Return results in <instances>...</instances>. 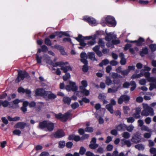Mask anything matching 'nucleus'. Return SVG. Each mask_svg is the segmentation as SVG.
Here are the masks:
<instances>
[{"instance_id":"nucleus-1","label":"nucleus","mask_w":156,"mask_h":156,"mask_svg":"<svg viewBox=\"0 0 156 156\" xmlns=\"http://www.w3.org/2000/svg\"><path fill=\"white\" fill-rule=\"evenodd\" d=\"M45 62L47 64L51 65L53 67H56L58 66H61L64 63L62 62H58L54 63L52 60H51L50 58L47 55H44L42 57L40 56L37 53L36 54V59L37 63L38 64H41V60Z\"/></svg>"},{"instance_id":"nucleus-2","label":"nucleus","mask_w":156,"mask_h":156,"mask_svg":"<svg viewBox=\"0 0 156 156\" xmlns=\"http://www.w3.org/2000/svg\"><path fill=\"white\" fill-rule=\"evenodd\" d=\"M101 23L103 26H105V24L107 23L110 26L113 27L116 24L114 18L110 16L103 18L101 20Z\"/></svg>"},{"instance_id":"nucleus-3","label":"nucleus","mask_w":156,"mask_h":156,"mask_svg":"<svg viewBox=\"0 0 156 156\" xmlns=\"http://www.w3.org/2000/svg\"><path fill=\"white\" fill-rule=\"evenodd\" d=\"M39 126L41 129L49 131L53 130L54 128V124L48 121H44L40 122Z\"/></svg>"},{"instance_id":"nucleus-4","label":"nucleus","mask_w":156,"mask_h":156,"mask_svg":"<svg viewBox=\"0 0 156 156\" xmlns=\"http://www.w3.org/2000/svg\"><path fill=\"white\" fill-rule=\"evenodd\" d=\"M144 110L141 112V115L143 116H147L150 115L153 116L154 113L153 108L148 106L147 104H143Z\"/></svg>"},{"instance_id":"nucleus-5","label":"nucleus","mask_w":156,"mask_h":156,"mask_svg":"<svg viewBox=\"0 0 156 156\" xmlns=\"http://www.w3.org/2000/svg\"><path fill=\"white\" fill-rule=\"evenodd\" d=\"M150 73L149 72L145 73L144 76L146 78L147 80L150 82H153L150 84L149 90H152L153 89H156V78L154 77H150Z\"/></svg>"},{"instance_id":"nucleus-6","label":"nucleus","mask_w":156,"mask_h":156,"mask_svg":"<svg viewBox=\"0 0 156 156\" xmlns=\"http://www.w3.org/2000/svg\"><path fill=\"white\" fill-rule=\"evenodd\" d=\"M72 111L70 110L64 115L60 113L58 114H55V116L62 122H65L68 119Z\"/></svg>"},{"instance_id":"nucleus-7","label":"nucleus","mask_w":156,"mask_h":156,"mask_svg":"<svg viewBox=\"0 0 156 156\" xmlns=\"http://www.w3.org/2000/svg\"><path fill=\"white\" fill-rule=\"evenodd\" d=\"M82 86L79 87L80 89L81 90V92H79V93H81V92H83L85 96H88L89 94V91L86 89V88L87 86V83L85 80H82L81 82Z\"/></svg>"},{"instance_id":"nucleus-8","label":"nucleus","mask_w":156,"mask_h":156,"mask_svg":"<svg viewBox=\"0 0 156 156\" xmlns=\"http://www.w3.org/2000/svg\"><path fill=\"white\" fill-rule=\"evenodd\" d=\"M18 76L16 80V82L17 83L19 82L21 80H23L28 76V74L25 71L18 70Z\"/></svg>"},{"instance_id":"nucleus-9","label":"nucleus","mask_w":156,"mask_h":156,"mask_svg":"<svg viewBox=\"0 0 156 156\" xmlns=\"http://www.w3.org/2000/svg\"><path fill=\"white\" fill-rule=\"evenodd\" d=\"M66 89L68 91L71 90L76 91L77 90V87L75 82L69 81V84L66 86Z\"/></svg>"},{"instance_id":"nucleus-10","label":"nucleus","mask_w":156,"mask_h":156,"mask_svg":"<svg viewBox=\"0 0 156 156\" xmlns=\"http://www.w3.org/2000/svg\"><path fill=\"white\" fill-rule=\"evenodd\" d=\"M105 32L106 36H105V39L106 41H112V40L116 38V35L114 34V33L110 32L108 33L107 32L106 30H105Z\"/></svg>"},{"instance_id":"nucleus-11","label":"nucleus","mask_w":156,"mask_h":156,"mask_svg":"<svg viewBox=\"0 0 156 156\" xmlns=\"http://www.w3.org/2000/svg\"><path fill=\"white\" fill-rule=\"evenodd\" d=\"M75 39L80 42V44L81 46L78 47L79 49H83L87 44L85 43L84 40L82 39V36L80 34L78 35V37L75 38Z\"/></svg>"},{"instance_id":"nucleus-12","label":"nucleus","mask_w":156,"mask_h":156,"mask_svg":"<svg viewBox=\"0 0 156 156\" xmlns=\"http://www.w3.org/2000/svg\"><path fill=\"white\" fill-rule=\"evenodd\" d=\"M83 20L88 22L92 26H95L97 24L95 20L93 18L87 16H84L83 18Z\"/></svg>"},{"instance_id":"nucleus-13","label":"nucleus","mask_w":156,"mask_h":156,"mask_svg":"<svg viewBox=\"0 0 156 156\" xmlns=\"http://www.w3.org/2000/svg\"><path fill=\"white\" fill-rule=\"evenodd\" d=\"M141 139L140 134L139 132H136L132 137L131 139V141L135 143H139Z\"/></svg>"},{"instance_id":"nucleus-14","label":"nucleus","mask_w":156,"mask_h":156,"mask_svg":"<svg viewBox=\"0 0 156 156\" xmlns=\"http://www.w3.org/2000/svg\"><path fill=\"white\" fill-rule=\"evenodd\" d=\"M46 92L43 88H37L35 91V94L36 96L45 97L46 96Z\"/></svg>"},{"instance_id":"nucleus-15","label":"nucleus","mask_w":156,"mask_h":156,"mask_svg":"<svg viewBox=\"0 0 156 156\" xmlns=\"http://www.w3.org/2000/svg\"><path fill=\"white\" fill-rule=\"evenodd\" d=\"M112 76L114 80H113V83L114 86L117 85L119 84H121L120 83V80L119 79H117V76L118 74L116 73H112Z\"/></svg>"},{"instance_id":"nucleus-16","label":"nucleus","mask_w":156,"mask_h":156,"mask_svg":"<svg viewBox=\"0 0 156 156\" xmlns=\"http://www.w3.org/2000/svg\"><path fill=\"white\" fill-rule=\"evenodd\" d=\"M18 91L19 93H26V94L29 97L30 96L31 91L30 90L28 89H24L22 87H20L18 89Z\"/></svg>"},{"instance_id":"nucleus-17","label":"nucleus","mask_w":156,"mask_h":156,"mask_svg":"<svg viewBox=\"0 0 156 156\" xmlns=\"http://www.w3.org/2000/svg\"><path fill=\"white\" fill-rule=\"evenodd\" d=\"M129 97L127 95H122L118 99V103L119 104H121L123 101L127 102L129 100Z\"/></svg>"},{"instance_id":"nucleus-18","label":"nucleus","mask_w":156,"mask_h":156,"mask_svg":"<svg viewBox=\"0 0 156 156\" xmlns=\"http://www.w3.org/2000/svg\"><path fill=\"white\" fill-rule=\"evenodd\" d=\"M22 101L20 100L16 99L14 100L12 102H10L9 107L13 108H16L18 107V104Z\"/></svg>"},{"instance_id":"nucleus-19","label":"nucleus","mask_w":156,"mask_h":156,"mask_svg":"<svg viewBox=\"0 0 156 156\" xmlns=\"http://www.w3.org/2000/svg\"><path fill=\"white\" fill-rule=\"evenodd\" d=\"M80 57L81 58V61L84 64H87L88 62L87 60V55L85 52H82L80 55Z\"/></svg>"},{"instance_id":"nucleus-20","label":"nucleus","mask_w":156,"mask_h":156,"mask_svg":"<svg viewBox=\"0 0 156 156\" xmlns=\"http://www.w3.org/2000/svg\"><path fill=\"white\" fill-rule=\"evenodd\" d=\"M27 126L26 123L20 122L17 123L14 126V127L15 128H19L20 129H24Z\"/></svg>"},{"instance_id":"nucleus-21","label":"nucleus","mask_w":156,"mask_h":156,"mask_svg":"<svg viewBox=\"0 0 156 156\" xmlns=\"http://www.w3.org/2000/svg\"><path fill=\"white\" fill-rule=\"evenodd\" d=\"M65 136V133L62 130H58L55 133L54 136L57 138H61Z\"/></svg>"},{"instance_id":"nucleus-22","label":"nucleus","mask_w":156,"mask_h":156,"mask_svg":"<svg viewBox=\"0 0 156 156\" xmlns=\"http://www.w3.org/2000/svg\"><path fill=\"white\" fill-rule=\"evenodd\" d=\"M100 48L99 45H96L93 48V50L99 57H101L102 56V54L101 51L99 50Z\"/></svg>"},{"instance_id":"nucleus-23","label":"nucleus","mask_w":156,"mask_h":156,"mask_svg":"<svg viewBox=\"0 0 156 156\" xmlns=\"http://www.w3.org/2000/svg\"><path fill=\"white\" fill-rule=\"evenodd\" d=\"M63 63H64V64L61 65V66H59L61 67V70H62L65 73L67 72L68 71L71 70V68L69 66H62V65H66L68 64V63L67 62H63Z\"/></svg>"},{"instance_id":"nucleus-24","label":"nucleus","mask_w":156,"mask_h":156,"mask_svg":"<svg viewBox=\"0 0 156 156\" xmlns=\"http://www.w3.org/2000/svg\"><path fill=\"white\" fill-rule=\"evenodd\" d=\"M121 84H119L117 85L114 86L113 88H110L108 89V92L114 93L118 90V89L121 87Z\"/></svg>"},{"instance_id":"nucleus-25","label":"nucleus","mask_w":156,"mask_h":156,"mask_svg":"<svg viewBox=\"0 0 156 156\" xmlns=\"http://www.w3.org/2000/svg\"><path fill=\"white\" fill-rule=\"evenodd\" d=\"M144 41V39L140 37L139 38L138 40L129 41V42L131 43H136L137 45L140 46L142 45V43Z\"/></svg>"},{"instance_id":"nucleus-26","label":"nucleus","mask_w":156,"mask_h":156,"mask_svg":"<svg viewBox=\"0 0 156 156\" xmlns=\"http://www.w3.org/2000/svg\"><path fill=\"white\" fill-rule=\"evenodd\" d=\"M126 125L124 124H120L116 126V129L118 131H124L126 129Z\"/></svg>"},{"instance_id":"nucleus-27","label":"nucleus","mask_w":156,"mask_h":156,"mask_svg":"<svg viewBox=\"0 0 156 156\" xmlns=\"http://www.w3.org/2000/svg\"><path fill=\"white\" fill-rule=\"evenodd\" d=\"M46 96H47L48 98L49 99H53L55 98L56 97L55 94H54L50 91H46Z\"/></svg>"},{"instance_id":"nucleus-28","label":"nucleus","mask_w":156,"mask_h":156,"mask_svg":"<svg viewBox=\"0 0 156 156\" xmlns=\"http://www.w3.org/2000/svg\"><path fill=\"white\" fill-rule=\"evenodd\" d=\"M101 32V31H97L96 32V34L93 36H86L85 37H82V39H83V40L84 39L89 40L92 39H93V38H94V37H95L97 35L100 34V33Z\"/></svg>"},{"instance_id":"nucleus-29","label":"nucleus","mask_w":156,"mask_h":156,"mask_svg":"<svg viewBox=\"0 0 156 156\" xmlns=\"http://www.w3.org/2000/svg\"><path fill=\"white\" fill-rule=\"evenodd\" d=\"M9 103L10 102L7 100H0V106H2L4 107H6L9 105Z\"/></svg>"},{"instance_id":"nucleus-30","label":"nucleus","mask_w":156,"mask_h":156,"mask_svg":"<svg viewBox=\"0 0 156 156\" xmlns=\"http://www.w3.org/2000/svg\"><path fill=\"white\" fill-rule=\"evenodd\" d=\"M29 103L27 101H25L23 103V106L21 108L22 111L24 112L27 111V107Z\"/></svg>"},{"instance_id":"nucleus-31","label":"nucleus","mask_w":156,"mask_h":156,"mask_svg":"<svg viewBox=\"0 0 156 156\" xmlns=\"http://www.w3.org/2000/svg\"><path fill=\"white\" fill-rule=\"evenodd\" d=\"M88 56L89 58L92 60H97L95 57V54L93 52H89L88 53Z\"/></svg>"},{"instance_id":"nucleus-32","label":"nucleus","mask_w":156,"mask_h":156,"mask_svg":"<svg viewBox=\"0 0 156 156\" xmlns=\"http://www.w3.org/2000/svg\"><path fill=\"white\" fill-rule=\"evenodd\" d=\"M63 100L65 103L69 105L70 103L71 99L68 97H65L63 98Z\"/></svg>"},{"instance_id":"nucleus-33","label":"nucleus","mask_w":156,"mask_h":156,"mask_svg":"<svg viewBox=\"0 0 156 156\" xmlns=\"http://www.w3.org/2000/svg\"><path fill=\"white\" fill-rule=\"evenodd\" d=\"M113 105L111 104H108L106 106V108L108 111L111 113L112 114L113 113Z\"/></svg>"},{"instance_id":"nucleus-34","label":"nucleus","mask_w":156,"mask_h":156,"mask_svg":"<svg viewBox=\"0 0 156 156\" xmlns=\"http://www.w3.org/2000/svg\"><path fill=\"white\" fill-rule=\"evenodd\" d=\"M123 112L125 114H128L130 112V108L127 106H124L123 107Z\"/></svg>"},{"instance_id":"nucleus-35","label":"nucleus","mask_w":156,"mask_h":156,"mask_svg":"<svg viewBox=\"0 0 156 156\" xmlns=\"http://www.w3.org/2000/svg\"><path fill=\"white\" fill-rule=\"evenodd\" d=\"M148 52V49L147 48H145L142 49V51L140 52V54L142 56H144V54H146Z\"/></svg>"},{"instance_id":"nucleus-36","label":"nucleus","mask_w":156,"mask_h":156,"mask_svg":"<svg viewBox=\"0 0 156 156\" xmlns=\"http://www.w3.org/2000/svg\"><path fill=\"white\" fill-rule=\"evenodd\" d=\"M122 136L125 139H128L130 137V134L127 132H123L122 134Z\"/></svg>"},{"instance_id":"nucleus-37","label":"nucleus","mask_w":156,"mask_h":156,"mask_svg":"<svg viewBox=\"0 0 156 156\" xmlns=\"http://www.w3.org/2000/svg\"><path fill=\"white\" fill-rule=\"evenodd\" d=\"M122 141L123 142L124 144L127 145L128 147H129L131 146V143L130 141L129 140H126L125 139H123Z\"/></svg>"},{"instance_id":"nucleus-38","label":"nucleus","mask_w":156,"mask_h":156,"mask_svg":"<svg viewBox=\"0 0 156 156\" xmlns=\"http://www.w3.org/2000/svg\"><path fill=\"white\" fill-rule=\"evenodd\" d=\"M134 128V126L132 125H130L128 126L126 125V130L129 132H132Z\"/></svg>"},{"instance_id":"nucleus-39","label":"nucleus","mask_w":156,"mask_h":156,"mask_svg":"<svg viewBox=\"0 0 156 156\" xmlns=\"http://www.w3.org/2000/svg\"><path fill=\"white\" fill-rule=\"evenodd\" d=\"M135 147L139 150H143L144 148V147L142 144H139L135 145Z\"/></svg>"},{"instance_id":"nucleus-40","label":"nucleus","mask_w":156,"mask_h":156,"mask_svg":"<svg viewBox=\"0 0 156 156\" xmlns=\"http://www.w3.org/2000/svg\"><path fill=\"white\" fill-rule=\"evenodd\" d=\"M109 62V61L107 59H105L103 60L102 62L99 64V65L100 66H102L104 65H106L108 64Z\"/></svg>"},{"instance_id":"nucleus-41","label":"nucleus","mask_w":156,"mask_h":156,"mask_svg":"<svg viewBox=\"0 0 156 156\" xmlns=\"http://www.w3.org/2000/svg\"><path fill=\"white\" fill-rule=\"evenodd\" d=\"M98 144L96 143H90L89 145L90 147L92 149H95L98 147Z\"/></svg>"},{"instance_id":"nucleus-42","label":"nucleus","mask_w":156,"mask_h":156,"mask_svg":"<svg viewBox=\"0 0 156 156\" xmlns=\"http://www.w3.org/2000/svg\"><path fill=\"white\" fill-rule=\"evenodd\" d=\"M95 37H94L93 38V39H92L91 41H88L87 42V44L89 45L92 46L94 44H95L96 42L95 41Z\"/></svg>"},{"instance_id":"nucleus-43","label":"nucleus","mask_w":156,"mask_h":156,"mask_svg":"<svg viewBox=\"0 0 156 156\" xmlns=\"http://www.w3.org/2000/svg\"><path fill=\"white\" fill-rule=\"evenodd\" d=\"M98 43L99 46H100L102 48H103L105 46V42L103 41L101 39H99L98 41Z\"/></svg>"},{"instance_id":"nucleus-44","label":"nucleus","mask_w":156,"mask_h":156,"mask_svg":"<svg viewBox=\"0 0 156 156\" xmlns=\"http://www.w3.org/2000/svg\"><path fill=\"white\" fill-rule=\"evenodd\" d=\"M149 47L151 51H154L156 50V44H150Z\"/></svg>"},{"instance_id":"nucleus-45","label":"nucleus","mask_w":156,"mask_h":156,"mask_svg":"<svg viewBox=\"0 0 156 156\" xmlns=\"http://www.w3.org/2000/svg\"><path fill=\"white\" fill-rule=\"evenodd\" d=\"M70 77V75L69 73H67L63 77V79L64 80H66L68 79Z\"/></svg>"},{"instance_id":"nucleus-46","label":"nucleus","mask_w":156,"mask_h":156,"mask_svg":"<svg viewBox=\"0 0 156 156\" xmlns=\"http://www.w3.org/2000/svg\"><path fill=\"white\" fill-rule=\"evenodd\" d=\"M105 82L107 85H110L112 83V81L111 79L108 77H107Z\"/></svg>"},{"instance_id":"nucleus-47","label":"nucleus","mask_w":156,"mask_h":156,"mask_svg":"<svg viewBox=\"0 0 156 156\" xmlns=\"http://www.w3.org/2000/svg\"><path fill=\"white\" fill-rule=\"evenodd\" d=\"M58 144L59 147L60 148H63L65 146V143L64 141H60L59 142Z\"/></svg>"},{"instance_id":"nucleus-48","label":"nucleus","mask_w":156,"mask_h":156,"mask_svg":"<svg viewBox=\"0 0 156 156\" xmlns=\"http://www.w3.org/2000/svg\"><path fill=\"white\" fill-rule=\"evenodd\" d=\"M45 43L48 46H50L51 44V43L50 39L48 38H46L45 40Z\"/></svg>"},{"instance_id":"nucleus-49","label":"nucleus","mask_w":156,"mask_h":156,"mask_svg":"<svg viewBox=\"0 0 156 156\" xmlns=\"http://www.w3.org/2000/svg\"><path fill=\"white\" fill-rule=\"evenodd\" d=\"M141 129L142 130H144L150 132L151 130L147 127L144 125L143 126L141 127Z\"/></svg>"},{"instance_id":"nucleus-50","label":"nucleus","mask_w":156,"mask_h":156,"mask_svg":"<svg viewBox=\"0 0 156 156\" xmlns=\"http://www.w3.org/2000/svg\"><path fill=\"white\" fill-rule=\"evenodd\" d=\"M146 83V80L145 79H142L140 80L139 81V84L141 85H145Z\"/></svg>"},{"instance_id":"nucleus-51","label":"nucleus","mask_w":156,"mask_h":156,"mask_svg":"<svg viewBox=\"0 0 156 156\" xmlns=\"http://www.w3.org/2000/svg\"><path fill=\"white\" fill-rule=\"evenodd\" d=\"M139 3L141 4L145 5H147L149 3V1L148 0L144 1L140 0L139 1Z\"/></svg>"},{"instance_id":"nucleus-52","label":"nucleus","mask_w":156,"mask_h":156,"mask_svg":"<svg viewBox=\"0 0 156 156\" xmlns=\"http://www.w3.org/2000/svg\"><path fill=\"white\" fill-rule=\"evenodd\" d=\"M79 106V105L78 103L75 102L73 104L71 105V107L73 109H75L77 108Z\"/></svg>"},{"instance_id":"nucleus-53","label":"nucleus","mask_w":156,"mask_h":156,"mask_svg":"<svg viewBox=\"0 0 156 156\" xmlns=\"http://www.w3.org/2000/svg\"><path fill=\"white\" fill-rule=\"evenodd\" d=\"M86 151V149L83 147H81L80 149V154L83 155Z\"/></svg>"},{"instance_id":"nucleus-54","label":"nucleus","mask_w":156,"mask_h":156,"mask_svg":"<svg viewBox=\"0 0 156 156\" xmlns=\"http://www.w3.org/2000/svg\"><path fill=\"white\" fill-rule=\"evenodd\" d=\"M127 122L129 123H132L134 121V119L132 117H130L127 118Z\"/></svg>"},{"instance_id":"nucleus-55","label":"nucleus","mask_w":156,"mask_h":156,"mask_svg":"<svg viewBox=\"0 0 156 156\" xmlns=\"http://www.w3.org/2000/svg\"><path fill=\"white\" fill-rule=\"evenodd\" d=\"M129 73V70L127 69L125 70L122 71L121 72L122 75L123 76L127 75Z\"/></svg>"},{"instance_id":"nucleus-56","label":"nucleus","mask_w":156,"mask_h":156,"mask_svg":"<svg viewBox=\"0 0 156 156\" xmlns=\"http://www.w3.org/2000/svg\"><path fill=\"white\" fill-rule=\"evenodd\" d=\"M14 134L19 136L21 134V132L20 130L19 129H15L13 131Z\"/></svg>"},{"instance_id":"nucleus-57","label":"nucleus","mask_w":156,"mask_h":156,"mask_svg":"<svg viewBox=\"0 0 156 156\" xmlns=\"http://www.w3.org/2000/svg\"><path fill=\"white\" fill-rule=\"evenodd\" d=\"M98 97L99 99L102 100H105L106 98L105 96L102 94H99Z\"/></svg>"},{"instance_id":"nucleus-58","label":"nucleus","mask_w":156,"mask_h":156,"mask_svg":"<svg viewBox=\"0 0 156 156\" xmlns=\"http://www.w3.org/2000/svg\"><path fill=\"white\" fill-rule=\"evenodd\" d=\"M85 130L88 132H91L93 131V129L92 127H87L85 128Z\"/></svg>"},{"instance_id":"nucleus-59","label":"nucleus","mask_w":156,"mask_h":156,"mask_svg":"<svg viewBox=\"0 0 156 156\" xmlns=\"http://www.w3.org/2000/svg\"><path fill=\"white\" fill-rule=\"evenodd\" d=\"M112 42L113 44H119L120 41L118 39H113Z\"/></svg>"},{"instance_id":"nucleus-60","label":"nucleus","mask_w":156,"mask_h":156,"mask_svg":"<svg viewBox=\"0 0 156 156\" xmlns=\"http://www.w3.org/2000/svg\"><path fill=\"white\" fill-rule=\"evenodd\" d=\"M41 48L42 51L44 52H46L48 50L47 47L45 45H43L41 46Z\"/></svg>"},{"instance_id":"nucleus-61","label":"nucleus","mask_w":156,"mask_h":156,"mask_svg":"<svg viewBox=\"0 0 156 156\" xmlns=\"http://www.w3.org/2000/svg\"><path fill=\"white\" fill-rule=\"evenodd\" d=\"M73 144L72 142H67L66 145V147L69 148H71L73 146Z\"/></svg>"},{"instance_id":"nucleus-62","label":"nucleus","mask_w":156,"mask_h":156,"mask_svg":"<svg viewBox=\"0 0 156 156\" xmlns=\"http://www.w3.org/2000/svg\"><path fill=\"white\" fill-rule=\"evenodd\" d=\"M63 32H56L55 34H56V35L60 37H62L63 35Z\"/></svg>"},{"instance_id":"nucleus-63","label":"nucleus","mask_w":156,"mask_h":156,"mask_svg":"<svg viewBox=\"0 0 156 156\" xmlns=\"http://www.w3.org/2000/svg\"><path fill=\"white\" fill-rule=\"evenodd\" d=\"M111 133L113 135L116 136L117 135V132L116 129L112 130L111 131Z\"/></svg>"},{"instance_id":"nucleus-64","label":"nucleus","mask_w":156,"mask_h":156,"mask_svg":"<svg viewBox=\"0 0 156 156\" xmlns=\"http://www.w3.org/2000/svg\"><path fill=\"white\" fill-rule=\"evenodd\" d=\"M86 155L87 156H95L93 153L89 151L86 152Z\"/></svg>"}]
</instances>
